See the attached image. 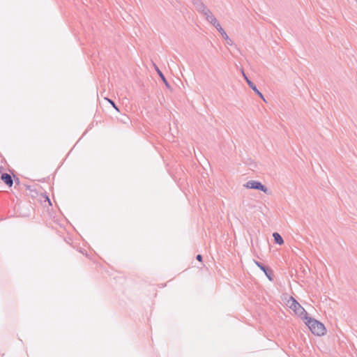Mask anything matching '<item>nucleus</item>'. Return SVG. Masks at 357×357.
I'll list each match as a JSON object with an SVG mask.
<instances>
[{"label": "nucleus", "mask_w": 357, "mask_h": 357, "mask_svg": "<svg viewBox=\"0 0 357 357\" xmlns=\"http://www.w3.org/2000/svg\"><path fill=\"white\" fill-rule=\"evenodd\" d=\"M255 264L265 273L266 276L268 278L270 281L273 280V273L272 271L265 266L261 263L255 261Z\"/></svg>", "instance_id": "nucleus-5"}, {"label": "nucleus", "mask_w": 357, "mask_h": 357, "mask_svg": "<svg viewBox=\"0 0 357 357\" xmlns=\"http://www.w3.org/2000/svg\"><path fill=\"white\" fill-rule=\"evenodd\" d=\"M108 101L112 104V106H113L116 110H118V108L116 106L115 103L114 102V101L108 99Z\"/></svg>", "instance_id": "nucleus-13"}, {"label": "nucleus", "mask_w": 357, "mask_h": 357, "mask_svg": "<svg viewBox=\"0 0 357 357\" xmlns=\"http://www.w3.org/2000/svg\"><path fill=\"white\" fill-rule=\"evenodd\" d=\"M290 308H291L296 314L301 317L303 319L305 320L308 318V314L306 310L296 301L292 296L288 301Z\"/></svg>", "instance_id": "nucleus-2"}, {"label": "nucleus", "mask_w": 357, "mask_h": 357, "mask_svg": "<svg viewBox=\"0 0 357 357\" xmlns=\"http://www.w3.org/2000/svg\"><path fill=\"white\" fill-rule=\"evenodd\" d=\"M216 29L218 31V32L221 34V36H222V38L226 40V43L228 45H233V41L229 38V36H227V33L225 32V31L222 29V27L221 26V25H218V27L216 28Z\"/></svg>", "instance_id": "nucleus-6"}, {"label": "nucleus", "mask_w": 357, "mask_h": 357, "mask_svg": "<svg viewBox=\"0 0 357 357\" xmlns=\"http://www.w3.org/2000/svg\"><path fill=\"white\" fill-rule=\"evenodd\" d=\"M201 13H202L206 17V19L208 18L210 15H213L207 7Z\"/></svg>", "instance_id": "nucleus-12"}, {"label": "nucleus", "mask_w": 357, "mask_h": 357, "mask_svg": "<svg viewBox=\"0 0 357 357\" xmlns=\"http://www.w3.org/2000/svg\"><path fill=\"white\" fill-rule=\"evenodd\" d=\"M1 179L9 187H11L13 184L12 176L8 173L2 174L1 176Z\"/></svg>", "instance_id": "nucleus-7"}, {"label": "nucleus", "mask_w": 357, "mask_h": 357, "mask_svg": "<svg viewBox=\"0 0 357 357\" xmlns=\"http://www.w3.org/2000/svg\"><path fill=\"white\" fill-rule=\"evenodd\" d=\"M206 20L212 24L215 27V29L218 27V25L220 24L213 15H210L208 18L206 19Z\"/></svg>", "instance_id": "nucleus-11"}, {"label": "nucleus", "mask_w": 357, "mask_h": 357, "mask_svg": "<svg viewBox=\"0 0 357 357\" xmlns=\"http://www.w3.org/2000/svg\"><path fill=\"white\" fill-rule=\"evenodd\" d=\"M243 186L248 189H255L264 192V193L268 194V189L258 181L251 180L248 181L243 185Z\"/></svg>", "instance_id": "nucleus-3"}, {"label": "nucleus", "mask_w": 357, "mask_h": 357, "mask_svg": "<svg viewBox=\"0 0 357 357\" xmlns=\"http://www.w3.org/2000/svg\"><path fill=\"white\" fill-rule=\"evenodd\" d=\"M154 68H155V70H156L157 73L158 74V75L160 76V77L161 78V79L162 80L163 83L165 84V86L167 87H169V84L168 83L167 80L166 79L165 75H163V73L160 71V70L158 68V67L154 64Z\"/></svg>", "instance_id": "nucleus-9"}, {"label": "nucleus", "mask_w": 357, "mask_h": 357, "mask_svg": "<svg viewBox=\"0 0 357 357\" xmlns=\"http://www.w3.org/2000/svg\"><path fill=\"white\" fill-rule=\"evenodd\" d=\"M196 259L199 261H202V256L201 255H197V257H196Z\"/></svg>", "instance_id": "nucleus-14"}, {"label": "nucleus", "mask_w": 357, "mask_h": 357, "mask_svg": "<svg viewBox=\"0 0 357 357\" xmlns=\"http://www.w3.org/2000/svg\"><path fill=\"white\" fill-rule=\"evenodd\" d=\"M273 236L274 238V241L275 243L278 245H282L284 243L283 238L280 234L275 232L273 234Z\"/></svg>", "instance_id": "nucleus-10"}, {"label": "nucleus", "mask_w": 357, "mask_h": 357, "mask_svg": "<svg viewBox=\"0 0 357 357\" xmlns=\"http://www.w3.org/2000/svg\"><path fill=\"white\" fill-rule=\"evenodd\" d=\"M193 5L195 7L196 10L202 13L206 8L204 3L201 0H193Z\"/></svg>", "instance_id": "nucleus-8"}, {"label": "nucleus", "mask_w": 357, "mask_h": 357, "mask_svg": "<svg viewBox=\"0 0 357 357\" xmlns=\"http://www.w3.org/2000/svg\"><path fill=\"white\" fill-rule=\"evenodd\" d=\"M46 199L48 201V202L50 203V204H51L50 200V199H49V197H48L47 196L46 197Z\"/></svg>", "instance_id": "nucleus-15"}, {"label": "nucleus", "mask_w": 357, "mask_h": 357, "mask_svg": "<svg viewBox=\"0 0 357 357\" xmlns=\"http://www.w3.org/2000/svg\"><path fill=\"white\" fill-rule=\"evenodd\" d=\"M243 75L248 83V86L261 98L265 101V99L264 98L263 94L257 89L256 85L248 79V77L246 76V75L244 73L243 71H242Z\"/></svg>", "instance_id": "nucleus-4"}, {"label": "nucleus", "mask_w": 357, "mask_h": 357, "mask_svg": "<svg viewBox=\"0 0 357 357\" xmlns=\"http://www.w3.org/2000/svg\"><path fill=\"white\" fill-rule=\"evenodd\" d=\"M305 322L313 334L317 336H321L325 334L326 328L322 323L310 317L305 320Z\"/></svg>", "instance_id": "nucleus-1"}]
</instances>
